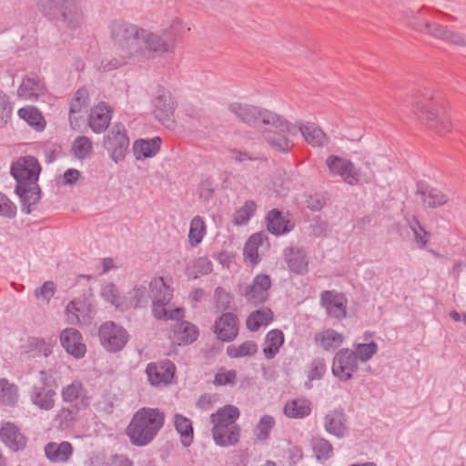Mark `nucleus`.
Wrapping results in <instances>:
<instances>
[{
    "mask_svg": "<svg viewBox=\"0 0 466 466\" xmlns=\"http://www.w3.org/2000/svg\"><path fill=\"white\" fill-rule=\"evenodd\" d=\"M56 343V339L54 340L50 339L49 341H46L44 339L39 338H32L30 339V345L36 350L39 354L48 357L52 353L53 346Z\"/></svg>",
    "mask_w": 466,
    "mask_h": 466,
    "instance_id": "bf43d9fd",
    "label": "nucleus"
},
{
    "mask_svg": "<svg viewBox=\"0 0 466 466\" xmlns=\"http://www.w3.org/2000/svg\"><path fill=\"white\" fill-rule=\"evenodd\" d=\"M319 302L329 317L338 320L347 317L348 299L342 292L324 290L320 293Z\"/></svg>",
    "mask_w": 466,
    "mask_h": 466,
    "instance_id": "4468645a",
    "label": "nucleus"
},
{
    "mask_svg": "<svg viewBox=\"0 0 466 466\" xmlns=\"http://www.w3.org/2000/svg\"><path fill=\"white\" fill-rule=\"evenodd\" d=\"M326 164L331 174L340 176L347 184L354 186L360 182V170L350 160L339 156H329Z\"/></svg>",
    "mask_w": 466,
    "mask_h": 466,
    "instance_id": "2eb2a0df",
    "label": "nucleus"
},
{
    "mask_svg": "<svg viewBox=\"0 0 466 466\" xmlns=\"http://www.w3.org/2000/svg\"><path fill=\"white\" fill-rule=\"evenodd\" d=\"M378 351V345L376 342L371 341L370 343H359L356 345V360H360L362 362L370 360Z\"/></svg>",
    "mask_w": 466,
    "mask_h": 466,
    "instance_id": "6e6d98bb",
    "label": "nucleus"
},
{
    "mask_svg": "<svg viewBox=\"0 0 466 466\" xmlns=\"http://www.w3.org/2000/svg\"><path fill=\"white\" fill-rule=\"evenodd\" d=\"M72 149L77 158L86 159L91 155L93 145L87 137L81 136L75 139Z\"/></svg>",
    "mask_w": 466,
    "mask_h": 466,
    "instance_id": "603ef678",
    "label": "nucleus"
},
{
    "mask_svg": "<svg viewBox=\"0 0 466 466\" xmlns=\"http://www.w3.org/2000/svg\"><path fill=\"white\" fill-rule=\"evenodd\" d=\"M45 88L44 83L35 77L24 78L18 87L17 93L21 97L26 99H36L40 94L43 93Z\"/></svg>",
    "mask_w": 466,
    "mask_h": 466,
    "instance_id": "473e14b6",
    "label": "nucleus"
},
{
    "mask_svg": "<svg viewBox=\"0 0 466 466\" xmlns=\"http://www.w3.org/2000/svg\"><path fill=\"white\" fill-rule=\"evenodd\" d=\"M12 104L9 96L0 89V127H4L12 114Z\"/></svg>",
    "mask_w": 466,
    "mask_h": 466,
    "instance_id": "4d7b16f0",
    "label": "nucleus"
},
{
    "mask_svg": "<svg viewBox=\"0 0 466 466\" xmlns=\"http://www.w3.org/2000/svg\"><path fill=\"white\" fill-rule=\"evenodd\" d=\"M279 132H273L270 130H267L263 133V137L266 140V142L274 147L276 150L279 152H289V140L286 137V135H290L288 132L282 131L279 128Z\"/></svg>",
    "mask_w": 466,
    "mask_h": 466,
    "instance_id": "4c0bfd02",
    "label": "nucleus"
},
{
    "mask_svg": "<svg viewBox=\"0 0 466 466\" xmlns=\"http://www.w3.org/2000/svg\"><path fill=\"white\" fill-rule=\"evenodd\" d=\"M18 116L35 130L41 131L46 127L44 116L38 109L34 106H25L18 110Z\"/></svg>",
    "mask_w": 466,
    "mask_h": 466,
    "instance_id": "ea45409f",
    "label": "nucleus"
},
{
    "mask_svg": "<svg viewBox=\"0 0 466 466\" xmlns=\"http://www.w3.org/2000/svg\"><path fill=\"white\" fill-rule=\"evenodd\" d=\"M274 424L275 420L272 416L264 415L258 423L257 430L261 436L268 437Z\"/></svg>",
    "mask_w": 466,
    "mask_h": 466,
    "instance_id": "774afa93",
    "label": "nucleus"
},
{
    "mask_svg": "<svg viewBox=\"0 0 466 466\" xmlns=\"http://www.w3.org/2000/svg\"><path fill=\"white\" fill-rule=\"evenodd\" d=\"M215 194V188L211 178L203 179L198 187V197L204 202H209Z\"/></svg>",
    "mask_w": 466,
    "mask_h": 466,
    "instance_id": "680f3d73",
    "label": "nucleus"
},
{
    "mask_svg": "<svg viewBox=\"0 0 466 466\" xmlns=\"http://www.w3.org/2000/svg\"><path fill=\"white\" fill-rule=\"evenodd\" d=\"M56 372L53 370H42L39 371V380L41 382L40 387H46V389H54L57 387L56 378L55 377Z\"/></svg>",
    "mask_w": 466,
    "mask_h": 466,
    "instance_id": "338daca9",
    "label": "nucleus"
},
{
    "mask_svg": "<svg viewBox=\"0 0 466 466\" xmlns=\"http://www.w3.org/2000/svg\"><path fill=\"white\" fill-rule=\"evenodd\" d=\"M417 194L420 195L424 204L431 208H436L445 205L449 198L441 190L431 187L423 183H418Z\"/></svg>",
    "mask_w": 466,
    "mask_h": 466,
    "instance_id": "b1692460",
    "label": "nucleus"
},
{
    "mask_svg": "<svg viewBox=\"0 0 466 466\" xmlns=\"http://www.w3.org/2000/svg\"><path fill=\"white\" fill-rule=\"evenodd\" d=\"M170 301H152V314L157 319H174L180 320L184 318V309L176 308L172 310H167L166 306Z\"/></svg>",
    "mask_w": 466,
    "mask_h": 466,
    "instance_id": "f704fd0d",
    "label": "nucleus"
},
{
    "mask_svg": "<svg viewBox=\"0 0 466 466\" xmlns=\"http://www.w3.org/2000/svg\"><path fill=\"white\" fill-rule=\"evenodd\" d=\"M88 102V91L86 87L77 89L70 102L69 106V120L73 124V120L76 118L74 116L75 114L80 113L83 108L87 106Z\"/></svg>",
    "mask_w": 466,
    "mask_h": 466,
    "instance_id": "c03bdc74",
    "label": "nucleus"
},
{
    "mask_svg": "<svg viewBox=\"0 0 466 466\" xmlns=\"http://www.w3.org/2000/svg\"><path fill=\"white\" fill-rule=\"evenodd\" d=\"M182 31V22L175 20L161 34H147V63L158 59L164 67L167 62L166 55L175 52L176 41L180 36Z\"/></svg>",
    "mask_w": 466,
    "mask_h": 466,
    "instance_id": "39448f33",
    "label": "nucleus"
},
{
    "mask_svg": "<svg viewBox=\"0 0 466 466\" xmlns=\"http://www.w3.org/2000/svg\"><path fill=\"white\" fill-rule=\"evenodd\" d=\"M146 407L139 409L127 429L128 437H146Z\"/></svg>",
    "mask_w": 466,
    "mask_h": 466,
    "instance_id": "37998d69",
    "label": "nucleus"
},
{
    "mask_svg": "<svg viewBox=\"0 0 466 466\" xmlns=\"http://www.w3.org/2000/svg\"><path fill=\"white\" fill-rule=\"evenodd\" d=\"M258 350V346L254 341L247 340L238 346L229 345L227 348V354L230 358L238 359L247 356H253Z\"/></svg>",
    "mask_w": 466,
    "mask_h": 466,
    "instance_id": "de8ad7c7",
    "label": "nucleus"
},
{
    "mask_svg": "<svg viewBox=\"0 0 466 466\" xmlns=\"http://www.w3.org/2000/svg\"><path fill=\"white\" fill-rule=\"evenodd\" d=\"M408 224L413 233L416 247L423 249L430 240L431 233L424 228L415 216L412 217L411 220H408Z\"/></svg>",
    "mask_w": 466,
    "mask_h": 466,
    "instance_id": "79ce46f5",
    "label": "nucleus"
},
{
    "mask_svg": "<svg viewBox=\"0 0 466 466\" xmlns=\"http://www.w3.org/2000/svg\"><path fill=\"white\" fill-rule=\"evenodd\" d=\"M425 10L418 12L410 11L407 15V23L417 31L430 35L435 38L441 39L448 43L464 46H466V37L460 33L451 31L448 26L437 23H431L425 17Z\"/></svg>",
    "mask_w": 466,
    "mask_h": 466,
    "instance_id": "0eeeda50",
    "label": "nucleus"
},
{
    "mask_svg": "<svg viewBox=\"0 0 466 466\" xmlns=\"http://www.w3.org/2000/svg\"><path fill=\"white\" fill-rule=\"evenodd\" d=\"M297 133L300 132L304 140L312 147H323L327 145L328 138L322 129L315 123L307 122L306 124L294 125Z\"/></svg>",
    "mask_w": 466,
    "mask_h": 466,
    "instance_id": "4be33fe9",
    "label": "nucleus"
},
{
    "mask_svg": "<svg viewBox=\"0 0 466 466\" xmlns=\"http://www.w3.org/2000/svg\"><path fill=\"white\" fill-rule=\"evenodd\" d=\"M36 5L45 17L61 20L71 29L82 23L83 13L76 0H37Z\"/></svg>",
    "mask_w": 466,
    "mask_h": 466,
    "instance_id": "423d86ee",
    "label": "nucleus"
},
{
    "mask_svg": "<svg viewBox=\"0 0 466 466\" xmlns=\"http://www.w3.org/2000/svg\"><path fill=\"white\" fill-rule=\"evenodd\" d=\"M206 234V225L200 216H196L190 222L188 241L192 247L198 246Z\"/></svg>",
    "mask_w": 466,
    "mask_h": 466,
    "instance_id": "49530a36",
    "label": "nucleus"
},
{
    "mask_svg": "<svg viewBox=\"0 0 466 466\" xmlns=\"http://www.w3.org/2000/svg\"><path fill=\"white\" fill-rule=\"evenodd\" d=\"M283 258L291 272L297 275H304L308 272L309 259L304 248L288 247L283 250Z\"/></svg>",
    "mask_w": 466,
    "mask_h": 466,
    "instance_id": "aec40b11",
    "label": "nucleus"
},
{
    "mask_svg": "<svg viewBox=\"0 0 466 466\" xmlns=\"http://www.w3.org/2000/svg\"><path fill=\"white\" fill-rule=\"evenodd\" d=\"M110 120V107L106 103L101 102L91 109L88 126L95 133L100 134L108 127Z\"/></svg>",
    "mask_w": 466,
    "mask_h": 466,
    "instance_id": "412c9836",
    "label": "nucleus"
},
{
    "mask_svg": "<svg viewBox=\"0 0 466 466\" xmlns=\"http://www.w3.org/2000/svg\"><path fill=\"white\" fill-rule=\"evenodd\" d=\"M311 412V402L307 399L288 400L284 406V414L292 419H303Z\"/></svg>",
    "mask_w": 466,
    "mask_h": 466,
    "instance_id": "cd10ccee",
    "label": "nucleus"
},
{
    "mask_svg": "<svg viewBox=\"0 0 466 466\" xmlns=\"http://www.w3.org/2000/svg\"><path fill=\"white\" fill-rule=\"evenodd\" d=\"M152 301H170L173 298V289L163 278H155L149 283Z\"/></svg>",
    "mask_w": 466,
    "mask_h": 466,
    "instance_id": "c756f323",
    "label": "nucleus"
},
{
    "mask_svg": "<svg viewBox=\"0 0 466 466\" xmlns=\"http://www.w3.org/2000/svg\"><path fill=\"white\" fill-rule=\"evenodd\" d=\"M164 413L157 409L147 408V437H154L163 427Z\"/></svg>",
    "mask_w": 466,
    "mask_h": 466,
    "instance_id": "8fccbe9b",
    "label": "nucleus"
},
{
    "mask_svg": "<svg viewBox=\"0 0 466 466\" xmlns=\"http://www.w3.org/2000/svg\"><path fill=\"white\" fill-rule=\"evenodd\" d=\"M177 340L184 344H191L197 340L199 331L196 325L188 321H181L175 327Z\"/></svg>",
    "mask_w": 466,
    "mask_h": 466,
    "instance_id": "e433bc0d",
    "label": "nucleus"
},
{
    "mask_svg": "<svg viewBox=\"0 0 466 466\" xmlns=\"http://www.w3.org/2000/svg\"><path fill=\"white\" fill-rule=\"evenodd\" d=\"M326 372V364L323 359H315L313 360L308 370V379L309 381L305 382V387L307 389H311L312 384L311 381L315 380H320Z\"/></svg>",
    "mask_w": 466,
    "mask_h": 466,
    "instance_id": "864d4df0",
    "label": "nucleus"
},
{
    "mask_svg": "<svg viewBox=\"0 0 466 466\" xmlns=\"http://www.w3.org/2000/svg\"><path fill=\"white\" fill-rule=\"evenodd\" d=\"M56 390L35 385L30 391V400L34 405L44 410H50L55 406Z\"/></svg>",
    "mask_w": 466,
    "mask_h": 466,
    "instance_id": "393cba45",
    "label": "nucleus"
},
{
    "mask_svg": "<svg viewBox=\"0 0 466 466\" xmlns=\"http://www.w3.org/2000/svg\"><path fill=\"white\" fill-rule=\"evenodd\" d=\"M40 172L41 166L33 156L18 157L11 165L10 174L16 181L15 193L25 214H31L41 199V189L37 184Z\"/></svg>",
    "mask_w": 466,
    "mask_h": 466,
    "instance_id": "f257e3e1",
    "label": "nucleus"
},
{
    "mask_svg": "<svg viewBox=\"0 0 466 466\" xmlns=\"http://www.w3.org/2000/svg\"><path fill=\"white\" fill-rule=\"evenodd\" d=\"M60 342L65 350L76 359L85 356L86 349L82 342L80 331L74 328H66L60 333Z\"/></svg>",
    "mask_w": 466,
    "mask_h": 466,
    "instance_id": "a211bd4d",
    "label": "nucleus"
},
{
    "mask_svg": "<svg viewBox=\"0 0 466 466\" xmlns=\"http://www.w3.org/2000/svg\"><path fill=\"white\" fill-rule=\"evenodd\" d=\"M214 332L218 339L229 342L235 339L238 334V323L236 314L232 312L223 313L216 319Z\"/></svg>",
    "mask_w": 466,
    "mask_h": 466,
    "instance_id": "f3484780",
    "label": "nucleus"
},
{
    "mask_svg": "<svg viewBox=\"0 0 466 466\" xmlns=\"http://www.w3.org/2000/svg\"><path fill=\"white\" fill-rule=\"evenodd\" d=\"M284 343V334L280 329H272L265 338L263 352L267 360H272Z\"/></svg>",
    "mask_w": 466,
    "mask_h": 466,
    "instance_id": "7c9ffc66",
    "label": "nucleus"
},
{
    "mask_svg": "<svg viewBox=\"0 0 466 466\" xmlns=\"http://www.w3.org/2000/svg\"><path fill=\"white\" fill-rule=\"evenodd\" d=\"M332 374L340 381L346 382L352 379L358 371L359 364L356 354L350 349H340L333 358Z\"/></svg>",
    "mask_w": 466,
    "mask_h": 466,
    "instance_id": "f8f14e48",
    "label": "nucleus"
},
{
    "mask_svg": "<svg viewBox=\"0 0 466 466\" xmlns=\"http://www.w3.org/2000/svg\"><path fill=\"white\" fill-rule=\"evenodd\" d=\"M92 311V305L86 298L75 299L66 308V312L71 313L78 321L90 318Z\"/></svg>",
    "mask_w": 466,
    "mask_h": 466,
    "instance_id": "c9c22d12",
    "label": "nucleus"
},
{
    "mask_svg": "<svg viewBox=\"0 0 466 466\" xmlns=\"http://www.w3.org/2000/svg\"><path fill=\"white\" fill-rule=\"evenodd\" d=\"M257 205L253 200H247L243 206L238 208L232 217L234 225H246L256 212Z\"/></svg>",
    "mask_w": 466,
    "mask_h": 466,
    "instance_id": "a18cd8bd",
    "label": "nucleus"
},
{
    "mask_svg": "<svg viewBox=\"0 0 466 466\" xmlns=\"http://www.w3.org/2000/svg\"><path fill=\"white\" fill-rule=\"evenodd\" d=\"M239 410L236 406L226 405L210 417L213 424L212 437H239L240 428L236 423Z\"/></svg>",
    "mask_w": 466,
    "mask_h": 466,
    "instance_id": "1a4fd4ad",
    "label": "nucleus"
},
{
    "mask_svg": "<svg viewBox=\"0 0 466 466\" xmlns=\"http://www.w3.org/2000/svg\"><path fill=\"white\" fill-rule=\"evenodd\" d=\"M294 228V224L286 219L281 211L273 208L267 215V228L276 235H284L290 232Z\"/></svg>",
    "mask_w": 466,
    "mask_h": 466,
    "instance_id": "5701e85b",
    "label": "nucleus"
},
{
    "mask_svg": "<svg viewBox=\"0 0 466 466\" xmlns=\"http://www.w3.org/2000/svg\"><path fill=\"white\" fill-rule=\"evenodd\" d=\"M413 108L421 123L437 134L444 135L451 130L450 117L431 91L418 93L414 97Z\"/></svg>",
    "mask_w": 466,
    "mask_h": 466,
    "instance_id": "7ed1b4c3",
    "label": "nucleus"
},
{
    "mask_svg": "<svg viewBox=\"0 0 466 466\" xmlns=\"http://www.w3.org/2000/svg\"><path fill=\"white\" fill-rule=\"evenodd\" d=\"M176 366L169 360L147 364V380L153 386L169 385L175 376Z\"/></svg>",
    "mask_w": 466,
    "mask_h": 466,
    "instance_id": "dca6fc26",
    "label": "nucleus"
},
{
    "mask_svg": "<svg viewBox=\"0 0 466 466\" xmlns=\"http://www.w3.org/2000/svg\"><path fill=\"white\" fill-rule=\"evenodd\" d=\"M79 410L75 408H62L54 418V425L61 431L73 428Z\"/></svg>",
    "mask_w": 466,
    "mask_h": 466,
    "instance_id": "a19ab883",
    "label": "nucleus"
},
{
    "mask_svg": "<svg viewBox=\"0 0 466 466\" xmlns=\"http://www.w3.org/2000/svg\"><path fill=\"white\" fill-rule=\"evenodd\" d=\"M271 285L272 281L269 275L258 274L252 282L244 288L241 294L248 303L258 307L268 301Z\"/></svg>",
    "mask_w": 466,
    "mask_h": 466,
    "instance_id": "ddd939ff",
    "label": "nucleus"
},
{
    "mask_svg": "<svg viewBox=\"0 0 466 466\" xmlns=\"http://www.w3.org/2000/svg\"><path fill=\"white\" fill-rule=\"evenodd\" d=\"M216 309L218 311H226L234 309V298L224 288L218 287L214 294Z\"/></svg>",
    "mask_w": 466,
    "mask_h": 466,
    "instance_id": "3c124183",
    "label": "nucleus"
},
{
    "mask_svg": "<svg viewBox=\"0 0 466 466\" xmlns=\"http://www.w3.org/2000/svg\"><path fill=\"white\" fill-rule=\"evenodd\" d=\"M212 263L208 258H198L193 264L194 278L197 279L201 275H208L212 271Z\"/></svg>",
    "mask_w": 466,
    "mask_h": 466,
    "instance_id": "e2e57ef3",
    "label": "nucleus"
},
{
    "mask_svg": "<svg viewBox=\"0 0 466 466\" xmlns=\"http://www.w3.org/2000/svg\"><path fill=\"white\" fill-rule=\"evenodd\" d=\"M228 109L240 121L250 127H256L262 123L264 125H270L275 128H279L289 134L297 135V128L294 124L283 118L282 116L269 110L238 102L229 104Z\"/></svg>",
    "mask_w": 466,
    "mask_h": 466,
    "instance_id": "20e7f679",
    "label": "nucleus"
},
{
    "mask_svg": "<svg viewBox=\"0 0 466 466\" xmlns=\"http://www.w3.org/2000/svg\"><path fill=\"white\" fill-rule=\"evenodd\" d=\"M56 284L53 281H46L44 284L35 290L36 299L42 298L46 302H49L51 298L55 295Z\"/></svg>",
    "mask_w": 466,
    "mask_h": 466,
    "instance_id": "69168bd1",
    "label": "nucleus"
},
{
    "mask_svg": "<svg viewBox=\"0 0 466 466\" xmlns=\"http://www.w3.org/2000/svg\"><path fill=\"white\" fill-rule=\"evenodd\" d=\"M175 427L181 437H193L192 421L180 414L175 416Z\"/></svg>",
    "mask_w": 466,
    "mask_h": 466,
    "instance_id": "13d9d810",
    "label": "nucleus"
},
{
    "mask_svg": "<svg viewBox=\"0 0 466 466\" xmlns=\"http://www.w3.org/2000/svg\"><path fill=\"white\" fill-rule=\"evenodd\" d=\"M100 295L106 301L114 306L116 310L121 312L127 310L126 297L121 296L116 284L112 282L105 284L101 289Z\"/></svg>",
    "mask_w": 466,
    "mask_h": 466,
    "instance_id": "bb28decb",
    "label": "nucleus"
},
{
    "mask_svg": "<svg viewBox=\"0 0 466 466\" xmlns=\"http://www.w3.org/2000/svg\"><path fill=\"white\" fill-rule=\"evenodd\" d=\"M151 113L154 117L168 129L176 127L175 109L177 102L171 93L162 86H157L152 94Z\"/></svg>",
    "mask_w": 466,
    "mask_h": 466,
    "instance_id": "6e6552de",
    "label": "nucleus"
},
{
    "mask_svg": "<svg viewBox=\"0 0 466 466\" xmlns=\"http://www.w3.org/2000/svg\"><path fill=\"white\" fill-rule=\"evenodd\" d=\"M72 451V445L67 441L61 443L50 442L45 448L47 459L53 462H64L67 461Z\"/></svg>",
    "mask_w": 466,
    "mask_h": 466,
    "instance_id": "c85d7f7f",
    "label": "nucleus"
},
{
    "mask_svg": "<svg viewBox=\"0 0 466 466\" xmlns=\"http://www.w3.org/2000/svg\"><path fill=\"white\" fill-rule=\"evenodd\" d=\"M146 298V289L143 285L135 286L134 289L126 297L127 302V310L131 308H143Z\"/></svg>",
    "mask_w": 466,
    "mask_h": 466,
    "instance_id": "5fc2aeb1",
    "label": "nucleus"
},
{
    "mask_svg": "<svg viewBox=\"0 0 466 466\" xmlns=\"http://www.w3.org/2000/svg\"><path fill=\"white\" fill-rule=\"evenodd\" d=\"M273 320V312L269 308L257 309L249 314L246 325L250 331H257L262 326L268 325Z\"/></svg>",
    "mask_w": 466,
    "mask_h": 466,
    "instance_id": "72a5a7b5",
    "label": "nucleus"
},
{
    "mask_svg": "<svg viewBox=\"0 0 466 466\" xmlns=\"http://www.w3.org/2000/svg\"><path fill=\"white\" fill-rule=\"evenodd\" d=\"M312 450L316 459L322 462L333 454V447L327 439H312Z\"/></svg>",
    "mask_w": 466,
    "mask_h": 466,
    "instance_id": "09e8293b",
    "label": "nucleus"
},
{
    "mask_svg": "<svg viewBox=\"0 0 466 466\" xmlns=\"http://www.w3.org/2000/svg\"><path fill=\"white\" fill-rule=\"evenodd\" d=\"M17 208L5 194L0 193V216L8 218H15Z\"/></svg>",
    "mask_w": 466,
    "mask_h": 466,
    "instance_id": "052dcab7",
    "label": "nucleus"
},
{
    "mask_svg": "<svg viewBox=\"0 0 466 466\" xmlns=\"http://www.w3.org/2000/svg\"><path fill=\"white\" fill-rule=\"evenodd\" d=\"M237 380V371L229 370L223 372H218L215 376L214 384L219 386H234Z\"/></svg>",
    "mask_w": 466,
    "mask_h": 466,
    "instance_id": "0e129e2a",
    "label": "nucleus"
},
{
    "mask_svg": "<svg viewBox=\"0 0 466 466\" xmlns=\"http://www.w3.org/2000/svg\"><path fill=\"white\" fill-rule=\"evenodd\" d=\"M62 399L65 402L70 403L76 410H84L89 405V398L86 395L83 384L74 380L62 389Z\"/></svg>",
    "mask_w": 466,
    "mask_h": 466,
    "instance_id": "6ab92c4d",
    "label": "nucleus"
},
{
    "mask_svg": "<svg viewBox=\"0 0 466 466\" xmlns=\"http://www.w3.org/2000/svg\"><path fill=\"white\" fill-rule=\"evenodd\" d=\"M324 427L328 433L336 437H343L346 433V416L342 410H333L324 419Z\"/></svg>",
    "mask_w": 466,
    "mask_h": 466,
    "instance_id": "a878e982",
    "label": "nucleus"
},
{
    "mask_svg": "<svg viewBox=\"0 0 466 466\" xmlns=\"http://www.w3.org/2000/svg\"><path fill=\"white\" fill-rule=\"evenodd\" d=\"M18 387L6 379L0 380V404L14 407L18 401Z\"/></svg>",
    "mask_w": 466,
    "mask_h": 466,
    "instance_id": "58836bf2",
    "label": "nucleus"
},
{
    "mask_svg": "<svg viewBox=\"0 0 466 466\" xmlns=\"http://www.w3.org/2000/svg\"><path fill=\"white\" fill-rule=\"evenodd\" d=\"M101 345L109 352L120 351L128 341L127 331L113 321L104 322L98 329Z\"/></svg>",
    "mask_w": 466,
    "mask_h": 466,
    "instance_id": "9d476101",
    "label": "nucleus"
},
{
    "mask_svg": "<svg viewBox=\"0 0 466 466\" xmlns=\"http://www.w3.org/2000/svg\"><path fill=\"white\" fill-rule=\"evenodd\" d=\"M315 341L319 343L323 350L327 351L334 350L343 343L342 334L334 329H328L315 334Z\"/></svg>",
    "mask_w": 466,
    "mask_h": 466,
    "instance_id": "2f4dec72",
    "label": "nucleus"
},
{
    "mask_svg": "<svg viewBox=\"0 0 466 466\" xmlns=\"http://www.w3.org/2000/svg\"><path fill=\"white\" fill-rule=\"evenodd\" d=\"M129 146V138L122 123L115 124L104 140V147L115 163L122 161Z\"/></svg>",
    "mask_w": 466,
    "mask_h": 466,
    "instance_id": "9b49d317",
    "label": "nucleus"
},
{
    "mask_svg": "<svg viewBox=\"0 0 466 466\" xmlns=\"http://www.w3.org/2000/svg\"><path fill=\"white\" fill-rule=\"evenodd\" d=\"M110 39L123 57L139 55L146 44V31L125 20H113L108 25Z\"/></svg>",
    "mask_w": 466,
    "mask_h": 466,
    "instance_id": "f03ea898",
    "label": "nucleus"
}]
</instances>
